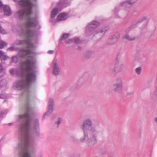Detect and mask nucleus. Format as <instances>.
<instances>
[{
	"mask_svg": "<svg viewBox=\"0 0 157 157\" xmlns=\"http://www.w3.org/2000/svg\"><path fill=\"white\" fill-rule=\"evenodd\" d=\"M67 14L65 13H62L59 14L57 17V21H61L65 20L67 18Z\"/></svg>",
	"mask_w": 157,
	"mask_h": 157,
	"instance_id": "9b49d317",
	"label": "nucleus"
},
{
	"mask_svg": "<svg viewBox=\"0 0 157 157\" xmlns=\"http://www.w3.org/2000/svg\"><path fill=\"white\" fill-rule=\"evenodd\" d=\"M155 121L157 123V117H156L155 119Z\"/></svg>",
	"mask_w": 157,
	"mask_h": 157,
	"instance_id": "4c0bfd02",
	"label": "nucleus"
},
{
	"mask_svg": "<svg viewBox=\"0 0 157 157\" xmlns=\"http://www.w3.org/2000/svg\"><path fill=\"white\" fill-rule=\"evenodd\" d=\"M48 105V111L46 113L44 116L45 117V115H48L51 114L53 111L54 106V100L52 98H50L49 99Z\"/></svg>",
	"mask_w": 157,
	"mask_h": 157,
	"instance_id": "9d476101",
	"label": "nucleus"
},
{
	"mask_svg": "<svg viewBox=\"0 0 157 157\" xmlns=\"http://www.w3.org/2000/svg\"><path fill=\"white\" fill-rule=\"evenodd\" d=\"M31 53V51L29 49L21 50L20 56L27 59L21 63L19 69H12L10 71L11 74H16L22 77V79L16 82L15 85L16 88L23 90L22 95L25 98L24 105L25 113L20 117L22 122L20 129L21 133H29V123L31 120L30 114L32 110L29 100L32 95L29 85L36 80V62L33 59L30 55Z\"/></svg>",
	"mask_w": 157,
	"mask_h": 157,
	"instance_id": "f257e3e1",
	"label": "nucleus"
},
{
	"mask_svg": "<svg viewBox=\"0 0 157 157\" xmlns=\"http://www.w3.org/2000/svg\"><path fill=\"white\" fill-rule=\"evenodd\" d=\"M113 86L114 90L117 93L120 92L122 89V85L113 84Z\"/></svg>",
	"mask_w": 157,
	"mask_h": 157,
	"instance_id": "ddd939ff",
	"label": "nucleus"
},
{
	"mask_svg": "<svg viewBox=\"0 0 157 157\" xmlns=\"http://www.w3.org/2000/svg\"><path fill=\"white\" fill-rule=\"evenodd\" d=\"M93 52L91 51L87 52L85 55V57L86 59H88L92 54Z\"/></svg>",
	"mask_w": 157,
	"mask_h": 157,
	"instance_id": "b1692460",
	"label": "nucleus"
},
{
	"mask_svg": "<svg viewBox=\"0 0 157 157\" xmlns=\"http://www.w3.org/2000/svg\"><path fill=\"white\" fill-rule=\"evenodd\" d=\"M72 39V42L76 44H79L81 42V41L78 38H74Z\"/></svg>",
	"mask_w": 157,
	"mask_h": 157,
	"instance_id": "bb28decb",
	"label": "nucleus"
},
{
	"mask_svg": "<svg viewBox=\"0 0 157 157\" xmlns=\"http://www.w3.org/2000/svg\"><path fill=\"white\" fill-rule=\"evenodd\" d=\"M20 35L24 36L26 37V39L23 40H16L14 44L16 45L26 44L27 45V48H29L27 49H29L31 51L30 55L32 57L33 59V57L31 55L33 52L29 48H33L34 47V44L31 42L30 39L35 36V33L34 31L28 29H26V30H21V33H20ZM22 49H24V48L22 49Z\"/></svg>",
	"mask_w": 157,
	"mask_h": 157,
	"instance_id": "20e7f679",
	"label": "nucleus"
},
{
	"mask_svg": "<svg viewBox=\"0 0 157 157\" xmlns=\"http://www.w3.org/2000/svg\"><path fill=\"white\" fill-rule=\"evenodd\" d=\"M2 95H0V98H1L2 97Z\"/></svg>",
	"mask_w": 157,
	"mask_h": 157,
	"instance_id": "a19ab883",
	"label": "nucleus"
},
{
	"mask_svg": "<svg viewBox=\"0 0 157 157\" xmlns=\"http://www.w3.org/2000/svg\"><path fill=\"white\" fill-rule=\"evenodd\" d=\"M151 97L152 98H154L157 96V91L154 90L153 92L151 94Z\"/></svg>",
	"mask_w": 157,
	"mask_h": 157,
	"instance_id": "a878e982",
	"label": "nucleus"
},
{
	"mask_svg": "<svg viewBox=\"0 0 157 157\" xmlns=\"http://www.w3.org/2000/svg\"><path fill=\"white\" fill-rule=\"evenodd\" d=\"M128 1L131 6H132V4L136 2L137 0H128Z\"/></svg>",
	"mask_w": 157,
	"mask_h": 157,
	"instance_id": "7c9ffc66",
	"label": "nucleus"
},
{
	"mask_svg": "<svg viewBox=\"0 0 157 157\" xmlns=\"http://www.w3.org/2000/svg\"><path fill=\"white\" fill-rule=\"evenodd\" d=\"M133 94V92L131 91H129L127 92V94L128 95H130Z\"/></svg>",
	"mask_w": 157,
	"mask_h": 157,
	"instance_id": "72a5a7b5",
	"label": "nucleus"
},
{
	"mask_svg": "<svg viewBox=\"0 0 157 157\" xmlns=\"http://www.w3.org/2000/svg\"><path fill=\"white\" fill-rule=\"evenodd\" d=\"M34 127L35 129H37L39 127L38 120L37 119H36L35 120Z\"/></svg>",
	"mask_w": 157,
	"mask_h": 157,
	"instance_id": "5701e85b",
	"label": "nucleus"
},
{
	"mask_svg": "<svg viewBox=\"0 0 157 157\" xmlns=\"http://www.w3.org/2000/svg\"><path fill=\"white\" fill-rule=\"evenodd\" d=\"M61 121H62L61 118H58L57 121L55 123L56 124H57V127L58 128L59 127V124L61 123Z\"/></svg>",
	"mask_w": 157,
	"mask_h": 157,
	"instance_id": "cd10ccee",
	"label": "nucleus"
},
{
	"mask_svg": "<svg viewBox=\"0 0 157 157\" xmlns=\"http://www.w3.org/2000/svg\"><path fill=\"white\" fill-rule=\"evenodd\" d=\"M54 52V51L52 50H49L48 52V53L49 54H52Z\"/></svg>",
	"mask_w": 157,
	"mask_h": 157,
	"instance_id": "f704fd0d",
	"label": "nucleus"
},
{
	"mask_svg": "<svg viewBox=\"0 0 157 157\" xmlns=\"http://www.w3.org/2000/svg\"><path fill=\"white\" fill-rule=\"evenodd\" d=\"M2 4L1 1H0V7L2 6Z\"/></svg>",
	"mask_w": 157,
	"mask_h": 157,
	"instance_id": "e433bc0d",
	"label": "nucleus"
},
{
	"mask_svg": "<svg viewBox=\"0 0 157 157\" xmlns=\"http://www.w3.org/2000/svg\"><path fill=\"white\" fill-rule=\"evenodd\" d=\"M119 59L117 58H116L114 67L109 69L110 72L117 74L123 71L124 67V65L123 63L119 64Z\"/></svg>",
	"mask_w": 157,
	"mask_h": 157,
	"instance_id": "0eeeda50",
	"label": "nucleus"
},
{
	"mask_svg": "<svg viewBox=\"0 0 157 157\" xmlns=\"http://www.w3.org/2000/svg\"><path fill=\"white\" fill-rule=\"evenodd\" d=\"M0 57L1 60H5L6 59V56L4 54L3 52L1 50H0Z\"/></svg>",
	"mask_w": 157,
	"mask_h": 157,
	"instance_id": "412c9836",
	"label": "nucleus"
},
{
	"mask_svg": "<svg viewBox=\"0 0 157 157\" xmlns=\"http://www.w3.org/2000/svg\"><path fill=\"white\" fill-rule=\"evenodd\" d=\"M120 36L119 33H116L111 36L107 40V43L110 45L113 44L117 42Z\"/></svg>",
	"mask_w": 157,
	"mask_h": 157,
	"instance_id": "1a4fd4ad",
	"label": "nucleus"
},
{
	"mask_svg": "<svg viewBox=\"0 0 157 157\" xmlns=\"http://www.w3.org/2000/svg\"><path fill=\"white\" fill-rule=\"evenodd\" d=\"M100 23L98 21H92L86 28V33L87 35L96 34L97 31L95 29L98 27Z\"/></svg>",
	"mask_w": 157,
	"mask_h": 157,
	"instance_id": "423d86ee",
	"label": "nucleus"
},
{
	"mask_svg": "<svg viewBox=\"0 0 157 157\" xmlns=\"http://www.w3.org/2000/svg\"><path fill=\"white\" fill-rule=\"evenodd\" d=\"M59 12L56 8L54 9L51 13V17L52 18H54L56 15L59 13Z\"/></svg>",
	"mask_w": 157,
	"mask_h": 157,
	"instance_id": "a211bd4d",
	"label": "nucleus"
},
{
	"mask_svg": "<svg viewBox=\"0 0 157 157\" xmlns=\"http://www.w3.org/2000/svg\"><path fill=\"white\" fill-rule=\"evenodd\" d=\"M7 113V111H5L4 112H1L0 114V117H3V116L6 114Z\"/></svg>",
	"mask_w": 157,
	"mask_h": 157,
	"instance_id": "c756f323",
	"label": "nucleus"
},
{
	"mask_svg": "<svg viewBox=\"0 0 157 157\" xmlns=\"http://www.w3.org/2000/svg\"><path fill=\"white\" fill-rule=\"evenodd\" d=\"M155 90L157 91V84L155 86Z\"/></svg>",
	"mask_w": 157,
	"mask_h": 157,
	"instance_id": "c9c22d12",
	"label": "nucleus"
},
{
	"mask_svg": "<svg viewBox=\"0 0 157 157\" xmlns=\"http://www.w3.org/2000/svg\"><path fill=\"white\" fill-rule=\"evenodd\" d=\"M113 84L122 85V81L121 78L120 77L117 78L116 80V82Z\"/></svg>",
	"mask_w": 157,
	"mask_h": 157,
	"instance_id": "aec40b11",
	"label": "nucleus"
},
{
	"mask_svg": "<svg viewBox=\"0 0 157 157\" xmlns=\"http://www.w3.org/2000/svg\"><path fill=\"white\" fill-rule=\"evenodd\" d=\"M7 45V44L3 41L1 40L0 42V49H2Z\"/></svg>",
	"mask_w": 157,
	"mask_h": 157,
	"instance_id": "4be33fe9",
	"label": "nucleus"
},
{
	"mask_svg": "<svg viewBox=\"0 0 157 157\" xmlns=\"http://www.w3.org/2000/svg\"><path fill=\"white\" fill-rule=\"evenodd\" d=\"M70 139L72 141L78 143L80 142L81 143L84 142H81L80 140V139L79 140L77 136L75 134H72L71 136Z\"/></svg>",
	"mask_w": 157,
	"mask_h": 157,
	"instance_id": "4468645a",
	"label": "nucleus"
},
{
	"mask_svg": "<svg viewBox=\"0 0 157 157\" xmlns=\"http://www.w3.org/2000/svg\"><path fill=\"white\" fill-rule=\"evenodd\" d=\"M109 28L107 27H105L102 29L99 30L96 32V33L100 34L102 36H103L106 33V32L108 30Z\"/></svg>",
	"mask_w": 157,
	"mask_h": 157,
	"instance_id": "dca6fc26",
	"label": "nucleus"
},
{
	"mask_svg": "<svg viewBox=\"0 0 157 157\" xmlns=\"http://www.w3.org/2000/svg\"><path fill=\"white\" fill-rule=\"evenodd\" d=\"M70 36V34L67 33H64L63 35L60 38L59 40V42L61 41L63 39H65Z\"/></svg>",
	"mask_w": 157,
	"mask_h": 157,
	"instance_id": "6ab92c4d",
	"label": "nucleus"
},
{
	"mask_svg": "<svg viewBox=\"0 0 157 157\" xmlns=\"http://www.w3.org/2000/svg\"><path fill=\"white\" fill-rule=\"evenodd\" d=\"M12 61L14 63H16L17 62L18 58L17 56H14L12 59Z\"/></svg>",
	"mask_w": 157,
	"mask_h": 157,
	"instance_id": "c85d7f7f",
	"label": "nucleus"
},
{
	"mask_svg": "<svg viewBox=\"0 0 157 157\" xmlns=\"http://www.w3.org/2000/svg\"><path fill=\"white\" fill-rule=\"evenodd\" d=\"M72 42V39H66L65 40V42L67 44L69 43Z\"/></svg>",
	"mask_w": 157,
	"mask_h": 157,
	"instance_id": "2f4dec72",
	"label": "nucleus"
},
{
	"mask_svg": "<svg viewBox=\"0 0 157 157\" xmlns=\"http://www.w3.org/2000/svg\"><path fill=\"white\" fill-rule=\"evenodd\" d=\"M10 124H10V123L9 124H10Z\"/></svg>",
	"mask_w": 157,
	"mask_h": 157,
	"instance_id": "37998d69",
	"label": "nucleus"
},
{
	"mask_svg": "<svg viewBox=\"0 0 157 157\" xmlns=\"http://www.w3.org/2000/svg\"><path fill=\"white\" fill-rule=\"evenodd\" d=\"M156 82H157V75L156 78Z\"/></svg>",
	"mask_w": 157,
	"mask_h": 157,
	"instance_id": "ea45409f",
	"label": "nucleus"
},
{
	"mask_svg": "<svg viewBox=\"0 0 157 157\" xmlns=\"http://www.w3.org/2000/svg\"><path fill=\"white\" fill-rule=\"evenodd\" d=\"M4 11L5 15L7 16H9L12 13V12L10 10L9 6L7 5L4 6Z\"/></svg>",
	"mask_w": 157,
	"mask_h": 157,
	"instance_id": "f8f14e48",
	"label": "nucleus"
},
{
	"mask_svg": "<svg viewBox=\"0 0 157 157\" xmlns=\"http://www.w3.org/2000/svg\"><path fill=\"white\" fill-rule=\"evenodd\" d=\"M135 71L137 74L138 75H140L141 73V67H138L136 68L135 69Z\"/></svg>",
	"mask_w": 157,
	"mask_h": 157,
	"instance_id": "393cba45",
	"label": "nucleus"
},
{
	"mask_svg": "<svg viewBox=\"0 0 157 157\" xmlns=\"http://www.w3.org/2000/svg\"><path fill=\"white\" fill-rule=\"evenodd\" d=\"M117 17H118V18H120V17L119 16H117Z\"/></svg>",
	"mask_w": 157,
	"mask_h": 157,
	"instance_id": "79ce46f5",
	"label": "nucleus"
},
{
	"mask_svg": "<svg viewBox=\"0 0 157 157\" xmlns=\"http://www.w3.org/2000/svg\"><path fill=\"white\" fill-rule=\"evenodd\" d=\"M121 6H124L126 7H130L131 6L129 3L128 0L123 2H121L120 4Z\"/></svg>",
	"mask_w": 157,
	"mask_h": 157,
	"instance_id": "f3484780",
	"label": "nucleus"
},
{
	"mask_svg": "<svg viewBox=\"0 0 157 157\" xmlns=\"http://www.w3.org/2000/svg\"><path fill=\"white\" fill-rule=\"evenodd\" d=\"M19 3L22 7L17 12V14L20 19H26V28L37 25L38 22L37 17L36 15H33V4L29 0H21Z\"/></svg>",
	"mask_w": 157,
	"mask_h": 157,
	"instance_id": "7ed1b4c3",
	"label": "nucleus"
},
{
	"mask_svg": "<svg viewBox=\"0 0 157 157\" xmlns=\"http://www.w3.org/2000/svg\"><path fill=\"white\" fill-rule=\"evenodd\" d=\"M99 124L98 121H95L93 124L91 118H86L82 122L81 128L83 136L80 138V140L82 142H86L89 148L93 147L97 143V136L95 133L97 132L96 128Z\"/></svg>",
	"mask_w": 157,
	"mask_h": 157,
	"instance_id": "f03ea898",
	"label": "nucleus"
},
{
	"mask_svg": "<svg viewBox=\"0 0 157 157\" xmlns=\"http://www.w3.org/2000/svg\"><path fill=\"white\" fill-rule=\"evenodd\" d=\"M34 1H36V0H33Z\"/></svg>",
	"mask_w": 157,
	"mask_h": 157,
	"instance_id": "c03bdc74",
	"label": "nucleus"
},
{
	"mask_svg": "<svg viewBox=\"0 0 157 157\" xmlns=\"http://www.w3.org/2000/svg\"><path fill=\"white\" fill-rule=\"evenodd\" d=\"M14 49H15L12 46V47H10V48H8L7 49V50H9V51H12L14 50Z\"/></svg>",
	"mask_w": 157,
	"mask_h": 157,
	"instance_id": "473e14b6",
	"label": "nucleus"
},
{
	"mask_svg": "<svg viewBox=\"0 0 157 157\" xmlns=\"http://www.w3.org/2000/svg\"><path fill=\"white\" fill-rule=\"evenodd\" d=\"M53 74L54 75H57L59 74L60 69L59 67V62L56 59H54L53 61Z\"/></svg>",
	"mask_w": 157,
	"mask_h": 157,
	"instance_id": "6e6552de",
	"label": "nucleus"
},
{
	"mask_svg": "<svg viewBox=\"0 0 157 157\" xmlns=\"http://www.w3.org/2000/svg\"><path fill=\"white\" fill-rule=\"evenodd\" d=\"M14 2H17V0H13Z\"/></svg>",
	"mask_w": 157,
	"mask_h": 157,
	"instance_id": "58836bf2",
	"label": "nucleus"
},
{
	"mask_svg": "<svg viewBox=\"0 0 157 157\" xmlns=\"http://www.w3.org/2000/svg\"><path fill=\"white\" fill-rule=\"evenodd\" d=\"M147 18V17H144L140 18L136 22L133 23L126 30L125 32L126 33L124 35L123 38L129 41H132L135 40L136 39L135 36H131L129 35L127 33L136 27L138 23L142 22L143 21L146 20Z\"/></svg>",
	"mask_w": 157,
	"mask_h": 157,
	"instance_id": "39448f33",
	"label": "nucleus"
},
{
	"mask_svg": "<svg viewBox=\"0 0 157 157\" xmlns=\"http://www.w3.org/2000/svg\"><path fill=\"white\" fill-rule=\"evenodd\" d=\"M86 80L87 79H85V77L80 78L77 82V86H81L85 83Z\"/></svg>",
	"mask_w": 157,
	"mask_h": 157,
	"instance_id": "2eb2a0df",
	"label": "nucleus"
}]
</instances>
